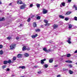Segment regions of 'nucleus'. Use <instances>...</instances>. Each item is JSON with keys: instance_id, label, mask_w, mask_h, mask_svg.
<instances>
[{"instance_id": "obj_1", "label": "nucleus", "mask_w": 77, "mask_h": 77, "mask_svg": "<svg viewBox=\"0 0 77 77\" xmlns=\"http://www.w3.org/2000/svg\"><path fill=\"white\" fill-rule=\"evenodd\" d=\"M15 46H16V44H13L11 45L10 46V50H12L15 47Z\"/></svg>"}, {"instance_id": "obj_2", "label": "nucleus", "mask_w": 77, "mask_h": 77, "mask_svg": "<svg viewBox=\"0 0 77 77\" xmlns=\"http://www.w3.org/2000/svg\"><path fill=\"white\" fill-rule=\"evenodd\" d=\"M26 6V4H23V5H21L20 7V9H25Z\"/></svg>"}, {"instance_id": "obj_3", "label": "nucleus", "mask_w": 77, "mask_h": 77, "mask_svg": "<svg viewBox=\"0 0 77 77\" xmlns=\"http://www.w3.org/2000/svg\"><path fill=\"white\" fill-rule=\"evenodd\" d=\"M48 11L46 10L45 8H43V12L44 14H47V13Z\"/></svg>"}, {"instance_id": "obj_4", "label": "nucleus", "mask_w": 77, "mask_h": 77, "mask_svg": "<svg viewBox=\"0 0 77 77\" xmlns=\"http://www.w3.org/2000/svg\"><path fill=\"white\" fill-rule=\"evenodd\" d=\"M17 3L18 5H21V4H23V2H22V1H21V0H18Z\"/></svg>"}, {"instance_id": "obj_5", "label": "nucleus", "mask_w": 77, "mask_h": 77, "mask_svg": "<svg viewBox=\"0 0 77 77\" xmlns=\"http://www.w3.org/2000/svg\"><path fill=\"white\" fill-rule=\"evenodd\" d=\"M38 35V34H36L35 35H32L31 37L32 38H33V39H34L35 38H36V37H37Z\"/></svg>"}, {"instance_id": "obj_6", "label": "nucleus", "mask_w": 77, "mask_h": 77, "mask_svg": "<svg viewBox=\"0 0 77 77\" xmlns=\"http://www.w3.org/2000/svg\"><path fill=\"white\" fill-rule=\"evenodd\" d=\"M23 56V54H19L17 55V57L18 58H21Z\"/></svg>"}, {"instance_id": "obj_7", "label": "nucleus", "mask_w": 77, "mask_h": 77, "mask_svg": "<svg viewBox=\"0 0 77 77\" xmlns=\"http://www.w3.org/2000/svg\"><path fill=\"white\" fill-rule=\"evenodd\" d=\"M46 60V59L45 58L43 60H41V64H44V61H45Z\"/></svg>"}, {"instance_id": "obj_8", "label": "nucleus", "mask_w": 77, "mask_h": 77, "mask_svg": "<svg viewBox=\"0 0 77 77\" xmlns=\"http://www.w3.org/2000/svg\"><path fill=\"white\" fill-rule=\"evenodd\" d=\"M62 6H65V3L64 2L61 3L60 5V8H62Z\"/></svg>"}, {"instance_id": "obj_9", "label": "nucleus", "mask_w": 77, "mask_h": 77, "mask_svg": "<svg viewBox=\"0 0 77 77\" xmlns=\"http://www.w3.org/2000/svg\"><path fill=\"white\" fill-rule=\"evenodd\" d=\"M71 13H72V11H68L65 14V15H70Z\"/></svg>"}, {"instance_id": "obj_10", "label": "nucleus", "mask_w": 77, "mask_h": 77, "mask_svg": "<svg viewBox=\"0 0 77 77\" xmlns=\"http://www.w3.org/2000/svg\"><path fill=\"white\" fill-rule=\"evenodd\" d=\"M58 27V25L56 24H54L53 26V29H56V28Z\"/></svg>"}, {"instance_id": "obj_11", "label": "nucleus", "mask_w": 77, "mask_h": 77, "mask_svg": "<svg viewBox=\"0 0 77 77\" xmlns=\"http://www.w3.org/2000/svg\"><path fill=\"white\" fill-rule=\"evenodd\" d=\"M59 18H61V19H64L65 18V16H62V15H60L59 16Z\"/></svg>"}, {"instance_id": "obj_12", "label": "nucleus", "mask_w": 77, "mask_h": 77, "mask_svg": "<svg viewBox=\"0 0 77 77\" xmlns=\"http://www.w3.org/2000/svg\"><path fill=\"white\" fill-rule=\"evenodd\" d=\"M26 46H23L22 48V50L23 51H26Z\"/></svg>"}, {"instance_id": "obj_13", "label": "nucleus", "mask_w": 77, "mask_h": 77, "mask_svg": "<svg viewBox=\"0 0 77 77\" xmlns=\"http://www.w3.org/2000/svg\"><path fill=\"white\" fill-rule=\"evenodd\" d=\"M37 26V25L36 23V22H34L33 23V27H36Z\"/></svg>"}, {"instance_id": "obj_14", "label": "nucleus", "mask_w": 77, "mask_h": 77, "mask_svg": "<svg viewBox=\"0 0 77 77\" xmlns=\"http://www.w3.org/2000/svg\"><path fill=\"white\" fill-rule=\"evenodd\" d=\"M19 68H21V69H25L26 67L24 66H20L19 67Z\"/></svg>"}, {"instance_id": "obj_15", "label": "nucleus", "mask_w": 77, "mask_h": 77, "mask_svg": "<svg viewBox=\"0 0 77 77\" xmlns=\"http://www.w3.org/2000/svg\"><path fill=\"white\" fill-rule=\"evenodd\" d=\"M65 62L66 63H72V62L70 60H66L65 61Z\"/></svg>"}, {"instance_id": "obj_16", "label": "nucleus", "mask_w": 77, "mask_h": 77, "mask_svg": "<svg viewBox=\"0 0 77 77\" xmlns=\"http://www.w3.org/2000/svg\"><path fill=\"white\" fill-rule=\"evenodd\" d=\"M69 72L70 74H73V72L71 70H69Z\"/></svg>"}, {"instance_id": "obj_17", "label": "nucleus", "mask_w": 77, "mask_h": 77, "mask_svg": "<svg viewBox=\"0 0 77 77\" xmlns=\"http://www.w3.org/2000/svg\"><path fill=\"white\" fill-rule=\"evenodd\" d=\"M43 50V51H44L45 52H47V48H44Z\"/></svg>"}, {"instance_id": "obj_18", "label": "nucleus", "mask_w": 77, "mask_h": 77, "mask_svg": "<svg viewBox=\"0 0 77 77\" xmlns=\"http://www.w3.org/2000/svg\"><path fill=\"white\" fill-rule=\"evenodd\" d=\"M29 54H27V53H25L24 54V56L25 57H28L29 56Z\"/></svg>"}, {"instance_id": "obj_19", "label": "nucleus", "mask_w": 77, "mask_h": 77, "mask_svg": "<svg viewBox=\"0 0 77 77\" xmlns=\"http://www.w3.org/2000/svg\"><path fill=\"white\" fill-rule=\"evenodd\" d=\"M3 63L5 65H6V64H8V61L6 60H5L3 62Z\"/></svg>"}, {"instance_id": "obj_20", "label": "nucleus", "mask_w": 77, "mask_h": 77, "mask_svg": "<svg viewBox=\"0 0 77 77\" xmlns=\"http://www.w3.org/2000/svg\"><path fill=\"white\" fill-rule=\"evenodd\" d=\"M50 24L47 23L45 24V26H47V27H48Z\"/></svg>"}, {"instance_id": "obj_21", "label": "nucleus", "mask_w": 77, "mask_h": 77, "mask_svg": "<svg viewBox=\"0 0 77 77\" xmlns=\"http://www.w3.org/2000/svg\"><path fill=\"white\" fill-rule=\"evenodd\" d=\"M7 67V66L6 65H3L2 66V68L4 69H5V68H6Z\"/></svg>"}, {"instance_id": "obj_22", "label": "nucleus", "mask_w": 77, "mask_h": 77, "mask_svg": "<svg viewBox=\"0 0 77 77\" xmlns=\"http://www.w3.org/2000/svg\"><path fill=\"white\" fill-rule=\"evenodd\" d=\"M71 54H67L66 55V57H69L71 56Z\"/></svg>"}, {"instance_id": "obj_23", "label": "nucleus", "mask_w": 77, "mask_h": 77, "mask_svg": "<svg viewBox=\"0 0 77 77\" xmlns=\"http://www.w3.org/2000/svg\"><path fill=\"white\" fill-rule=\"evenodd\" d=\"M37 20H39L41 19V17L39 16H38L36 17Z\"/></svg>"}, {"instance_id": "obj_24", "label": "nucleus", "mask_w": 77, "mask_h": 77, "mask_svg": "<svg viewBox=\"0 0 77 77\" xmlns=\"http://www.w3.org/2000/svg\"><path fill=\"white\" fill-rule=\"evenodd\" d=\"M7 63L9 64H10V63H12V61H11V60H9L8 61H7Z\"/></svg>"}, {"instance_id": "obj_25", "label": "nucleus", "mask_w": 77, "mask_h": 77, "mask_svg": "<svg viewBox=\"0 0 77 77\" xmlns=\"http://www.w3.org/2000/svg\"><path fill=\"white\" fill-rule=\"evenodd\" d=\"M35 31L36 32H40V29H35Z\"/></svg>"}, {"instance_id": "obj_26", "label": "nucleus", "mask_w": 77, "mask_h": 77, "mask_svg": "<svg viewBox=\"0 0 77 77\" xmlns=\"http://www.w3.org/2000/svg\"><path fill=\"white\" fill-rule=\"evenodd\" d=\"M3 54V51L2 50H1L0 51V54L1 55H2Z\"/></svg>"}, {"instance_id": "obj_27", "label": "nucleus", "mask_w": 77, "mask_h": 77, "mask_svg": "<svg viewBox=\"0 0 77 77\" xmlns=\"http://www.w3.org/2000/svg\"><path fill=\"white\" fill-rule=\"evenodd\" d=\"M49 63H52L53 62V60L52 59H50L49 60Z\"/></svg>"}, {"instance_id": "obj_28", "label": "nucleus", "mask_w": 77, "mask_h": 77, "mask_svg": "<svg viewBox=\"0 0 77 77\" xmlns=\"http://www.w3.org/2000/svg\"><path fill=\"white\" fill-rule=\"evenodd\" d=\"M73 8H75V10H77V7H76V6L75 5H73Z\"/></svg>"}, {"instance_id": "obj_29", "label": "nucleus", "mask_w": 77, "mask_h": 77, "mask_svg": "<svg viewBox=\"0 0 77 77\" xmlns=\"http://www.w3.org/2000/svg\"><path fill=\"white\" fill-rule=\"evenodd\" d=\"M72 28V25H71V24H69V29H71V28Z\"/></svg>"}, {"instance_id": "obj_30", "label": "nucleus", "mask_w": 77, "mask_h": 77, "mask_svg": "<svg viewBox=\"0 0 77 77\" xmlns=\"http://www.w3.org/2000/svg\"><path fill=\"white\" fill-rule=\"evenodd\" d=\"M5 18H2V19H0V21H5Z\"/></svg>"}, {"instance_id": "obj_31", "label": "nucleus", "mask_w": 77, "mask_h": 77, "mask_svg": "<svg viewBox=\"0 0 77 77\" xmlns=\"http://www.w3.org/2000/svg\"><path fill=\"white\" fill-rule=\"evenodd\" d=\"M30 20H31V19H30V18H29L27 20V21L29 23V22H30Z\"/></svg>"}, {"instance_id": "obj_32", "label": "nucleus", "mask_w": 77, "mask_h": 77, "mask_svg": "<svg viewBox=\"0 0 77 77\" xmlns=\"http://www.w3.org/2000/svg\"><path fill=\"white\" fill-rule=\"evenodd\" d=\"M37 8H39L40 7V4H37L36 5Z\"/></svg>"}, {"instance_id": "obj_33", "label": "nucleus", "mask_w": 77, "mask_h": 77, "mask_svg": "<svg viewBox=\"0 0 77 77\" xmlns=\"http://www.w3.org/2000/svg\"><path fill=\"white\" fill-rule=\"evenodd\" d=\"M69 20V18H68V17H66L65 19V21H68Z\"/></svg>"}, {"instance_id": "obj_34", "label": "nucleus", "mask_w": 77, "mask_h": 77, "mask_svg": "<svg viewBox=\"0 0 77 77\" xmlns=\"http://www.w3.org/2000/svg\"><path fill=\"white\" fill-rule=\"evenodd\" d=\"M48 64H45L44 65V66L45 67V68H47L48 67Z\"/></svg>"}, {"instance_id": "obj_35", "label": "nucleus", "mask_w": 77, "mask_h": 77, "mask_svg": "<svg viewBox=\"0 0 77 77\" xmlns=\"http://www.w3.org/2000/svg\"><path fill=\"white\" fill-rule=\"evenodd\" d=\"M11 37H8L7 38V39H9V40H11Z\"/></svg>"}, {"instance_id": "obj_36", "label": "nucleus", "mask_w": 77, "mask_h": 77, "mask_svg": "<svg viewBox=\"0 0 77 77\" xmlns=\"http://www.w3.org/2000/svg\"><path fill=\"white\" fill-rule=\"evenodd\" d=\"M44 22L45 23H46V24L47 23H48V20H44Z\"/></svg>"}, {"instance_id": "obj_37", "label": "nucleus", "mask_w": 77, "mask_h": 77, "mask_svg": "<svg viewBox=\"0 0 77 77\" xmlns=\"http://www.w3.org/2000/svg\"><path fill=\"white\" fill-rule=\"evenodd\" d=\"M13 60H16V57H14L13 58Z\"/></svg>"}, {"instance_id": "obj_38", "label": "nucleus", "mask_w": 77, "mask_h": 77, "mask_svg": "<svg viewBox=\"0 0 77 77\" xmlns=\"http://www.w3.org/2000/svg\"><path fill=\"white\" fill-rule=\"evenodd\" d=\"M38 74H41L42 73L41 71H40L39 72H38Z\"/></svg>"}, {"instance_id": "obj_39", "label": "nucleus", "mask_w": 77, "mask_h": 77, "mask_svg": "<svg viewBox=\"0 0 77 77\" xmlns=\"http://www.w3.org/2000/svg\"><path fill=\"white\" fill-rule=\"evenodd\" d=\"M74 19L75 21H77V17H75Z\"/></svg>"}, {"instance_id": "obj_40", "label": "nucleus", "mask_w": 77, "mask_h": 77, "mask_svg": "<svg viewBox=\"0 0 77 77\" xmlns=\"http://www.w3.org/2000/svg\"><path fill=\"white\" fill-rule=\"evenodd\" d=\"M67 42H68L69 44H71V41H67Z\"/></svg>"}, {"instance_id": "obj_41", "label": "nucleus", "mask_w": 77, "mask_h": 77, "mask_svg": "<svg viewBox=\"0 0 77 77\" xmlns=\"http://www.w3.org/2000/svg\"><path fill=\"white\" fill-rule=\"evenodd\" d=\"M19 39L20 38H19V37H18V36L16 38V39H17V40H19Z\"/></svg>"}, {"instance_id": "obj_42", "label": "nucleus", "mask_w": 77, "mask_h": 77, "mask_svg": "<svg viewBox=\"0 0 77 77\" xmlns=\"http://www.w3.org/2000/svg\"><path fill=\"white\" fill-rule=\"evenodd\" d=\"M3 46L2 45H0V49H2L3 48Z\"/></svg>"}, {"instance_id": "obj_43", "label": "nucleus", "mask_w": 77, "mask_h": 77, "mask_svg": "<svg viewBox=\"0 0 77 77\" xmlns=\"http://www.w3.org/2000/svg\"><path fill=\"white\" fill-rule=\"evenodd\" d=\"M69 68H72V65L71 64L69 65Z\"/></svg>"}, {"instance_id": "obj_44", "label": "nucleus", "mask_w": 77, "mask_h": 77, "mask_svg": "<svg viewBox=\"0 0 77 77\" xmlns=\"http://www.w3.org/2000/svg\"><path fill=\"white\" fill-rule=\"evenodd\" d=\"M63 71H68V69H63Z\"/></svg>"}, {"instance_id": "obj_45", "label": "nucleus", "mask_w": 77, "mask_h": 77, "mask_svg": "<svg viewBox=\"0 0 77 77\" xmlns=\"http://www.w3.org/2000/svg\"><path fill=\"white\" fill-rule=\"evenodd\" d=\"M26 50H27V51H29V50H30V48H26Z\"/></svg>"}, {"instance_id": "obj_46", "label": "nucleus", "mask_w": 77, "mask_h": 77, "mask_svg": "<svg viewBox=\"0 0 77 77\" xmlns=\"http://www.w3.org/2000/svg\"><path fill=\"white\" fill-rule=\"evenodd\" d=\"M33 6V4H31L30 5V7H32Z\"/></svg>"}, {"instance_id": "obj_47", "label": "nucleus", "mask_w": 77, "mask_h": 77, "mask_svg": "<svg viewBox=\"0 0 77 77\" xmlns=\"http://www.w3.org/2000/svg\"><path fill=\"white\" fill-rule=\"evenodd\" d=\"M10 71V69H9V68H7V71Z\"/></svg>"}, {"instance_id": "obj_48", "label": "nucleus", "mask_w": 77, "mask_h": 77, "mask_svg": "<svg viewBox=\"0 0 77 77\" xmlns=\"http://www.w3.org/2000/svg\"><path fill=\"white\" fill-rule=\"evenodd\" d=\"M68 40H67V41H71V38L69 37V38H68Z\"/></svg>"}, {"instance_id": "obj_49", "label": "nucleus", "mask_w": 77, "mask_h": 77, "mask_svg": "<svg viewBox=\"0 0 77 77\" xmlns=\"http://www.w3.org/2000/svg\"><path fill=\"white\" fill-rule=\"evenodd\" d=\"M50 49H49L48 50H47L48 51L47 52H48V51H51V50Z\"/></svg>"}, {"instance_id": "obj_50", "label": "nucleus", "mask_w": 77, "mask_h": 77, "mask_svg": "<svg viewBox=\"0 0 77 77\" xmlns=\"http://www.w3.org/2000/svg\"><path fill=\"white\" fill-rule=\"evenodd\" d=\"M57 77H60V75H57Z\"/></svg>"}, {"instance_id": "obj_51", "label": "nucleus", "mask_w": 77, "mask_h": 77, "mask_svg": "<svg viewBox=\"0 0 77 77\" xmlns=\"http://www.w3.org/2000/svg\"><path fill=\"white\" fill-rule=\"evenodd\" d=\"M68 2H71V0H68Z\"/></svg>"}, {"instance_id": "obj_52", "label": "nucleus", "mask_w": 77, "mask_h": 77, "mask_svg": "<svg viewBox=\"0 0 77 77\" xmlns=\"http://www.w3.org/2000/svg\"><path fill=\"white\" fill-rule=\"evenodd\" d=\"M74 53H77V50H76L75 52H74Z\"/></svg>"}, {"instance_id": "obj_53", "label": "nucleus", "mask_w": 77, "mask_h": 77, "mask_svg": "<svg viewBox=\"0 0 77 77\" xmlns=\"http://www.w3.org/2000/svg\"><path fill=\"white\" fill-rule=\"evenodd\" d=\"M58 66V65H55L54 66V67H55V68H56V67H57Z\"/></svg>"}, {"instance_id": "obj_54", "label": "nucleus", "mask_w": 77, "mask_h": 77, "mask_svg": "<svg viewBox=\"0 0 77 77\" xmlns=\"http://www.w3.org/2000/svg\"><path fill=\"white\" fill-rule=\"evenodd\" d=\"M23 26V24H20V26Z\"/></svg>"}, {"instance_id": "obj_55", "label": "nucleus", "mask_w": 77, "mask_h": 77, "mask_svg": "<svg viewBox=\"0 0 77 77\" xmlns=\"http://www.w3.org/2000/svg\"><path fill=\"white\" fill-rule=\"evenodd\" d=\"M11 5H12V3H10L9 4V6H11Z\"/></svg>"}, {"instance_id": "obj_56", "label": "nucleus", "mask_w": 77, "mask_h": 77, "mask_svg": "<svg viewBox=\"0 0 77 77\" xmlns=\"http://www.w3.org/2000/svg\"><path fill=\"white\" fill-rule=\"evenodd\" d=\"M37 67H38L37 66H34V68H37Z\"/></svg>"}, {"instance_id": "obj_57", "label": "nucleus", "mask_w": 77, "mask_h": 77, "mask_svg": "<svg viewBox=\"0 0 77 77\" xmlns=\"http://www.w3.org/2000/svg\"><path fill=\"white\" fill-rule=\"evenodd\" d=\"M11 76V77H14V75H12Z\"/></svg>"}, {"instance_id": "obj_58", "label": "nucleus", "mask_w": 77, "mask_h": 77, "mask_svg": "<svg viewBox=\"0 0 77 77\" xmlns=\"http://www.w3.org/2000/svg\"><path fill=\"white\" fill-rule=\"evenodd\" d=\"M2 4V2L0 1V5H1Z\"/></svg>"}, {"instance_id": "obj_59", "label": "nucleus", "mask_w": 77, "mask_h": 77, "mask_svg": "<svg viewBox=\"0 0 77 77\" xmlns=\"http://www.w3.org/2000/svg\"><path fill=\"white\" fill-rule=\"evenodd\" d=\"M43 25H42L41 26V27H43Z\"/></svg>"}, {"instance_id": "obj_60", "label": "nucleus", "mask_w": 77, "mask_h": 77, "mask_svg": "<svg viewBox=\"0 0 77 77\" xmlns=\"http://www.w3.org/2000/svg\"><path fill=\"white\" fill-rule=\"evenodd\" d=\"M35 17V15H33L32 16V17Z\"/></svg>"}, {"instance_id": "obj_61", "label": "nucleus", "mask_w": 77, "mask_h": 77, "mask_svg": "<svg viewBox=\"0 0 77 77\" xmlns=\"http://www.w3.org/2000/svg\"><path fill=\"white\" fill-rule=\"evenodd\" d=\"M76 65H77V62L76 63Z\"/></svg>"}, {"instance_id": "obj_62", "label": "nucleus", "mask_w": 77, "mask_h": 77, "mask_svg": "<svg viewBox=\"0 0 77 77\" xmlns=\"http://www.w3.org/2000/svg\"><path fill=\"white\" fill-rule=\"evenodd\" d=\"M52 0H51V1H52Z\"/></svg>"}]
</instances>
